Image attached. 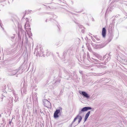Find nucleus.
Listing matches in <instances>:
<instances>
[{"mask_svg":"<svg viewBox=\"0 0 127 127\" xmlns=\"http://www.w3.org/2000/svg\"><path fill=\"white\" fill-rule=\"evenodd\" d=\"M80 114H79H79L77 115L76 117L74 118L70 125L69 126V127H72V125L73 123L75 122L76 119H77L79 120L78 121V124H79L80 123L82 120V117L79 115Z\"/></svg>","mask_w":127,"mask_h":127,"instance_id":"nucleus-1","label":"nucleus"},{"mask_svg":"<svg viewBox=\"0 0 127 127\" xmlns=\"http://www.w3.org/2000/svg\"><path fill=\"white\" fill-rule=\"evenodd\" d=\"M82 94L86 98H88L89 97V96L85 92H82Z\"/></svg>","mask_w":127,"mask_h":127,"instance_id":"nucleus-5","label":"nucleus"},{"mask_svg":"<svg viewBox=\"0 0 127 127\" xmlns=\"http://www.w3.org/2000/svg\"><path fill=\"white\" fill-rule=\"evenodd\" d=\"M58 114L56 113L55 112L54 114V117L55 118H58L59 117V116L58 115Z\"/></svg>","mask_w":127,"mask_h":127,"instance_id":"nucleus-8","label":"nucleus"},{"mask_svg":"<svg viewBox=\"0 0 127 127\" xmlns=\"http://www.w3.org/2000/svg\"><path fill=\"white\" fill-rule=\"evenodd\" d=\"M90 112H88L86 114V115L84 117V122H85L87 120L88 118V117L89 115L90 114Z\"/></svg>","mask_w":127,"mask_h":127,"instance_id":"nucleus-4","label":"nucleus"},{"mask_svg":"<svg viewBox=\"0 0 127 127\" xmlns=\"http://www.w3.org/2000/svg\"><path fill=\"white\" fill-rule=\"evenodd\" d=\"M51 104H44V105L48 108H51Z\"/></svg>","mask_w":127,"mask_h":127,"instance_id":"nucleus-6","label":"nucleus"},{"mask_svg":"<svg viewBox=\"0 0 127 127\" xmlns=\"http://www.w3.org/2000/svg\"><path fill=\"white\" fill-rule=\"evenodd\" d=\"M92 108L90 107H84L82 109L81 111H79V114H81L82 112H85L88 110H90Z\"/></svg>","mask_w":127,"mask_h":127,"instance_id":"nucleus-2","label":"nucleus"},{"mask_svg":"<svg viewBox=\"0 0 127 127\" xmlns=\"http://www.w3.org/2000/svg\"><path fill=\"white\" fill-rule=\"evenodd\" d=\"M30 27V25L28 23H26L25 26V28H26L27 27Z\"/></svg>","mask_w":127,"mask_h":127,"instance_id":"nucleus-7","label":"nucleus"},{"mask_svg":"<svg viewBox=\"0 0 127 127\" xmlns=\"http://www.w3.org/2000/svg\"><path fill=\"white\" fill-rule=\"evenodd\" d=\"M106 33V31L105 28H103L102 29V35L103 37L105 36Z\"/></svg>","mask_w":127,"mask_h":127,"instance_id":"nucleus-3","label":"nucleus"},{"mask_svg":"<svg viewBox=\"0 0 127 127\" xmlns=\"http://www.w3.org/2000/svg\"><path fill=\"white\" fill-rule=\"evenodd\" d=\"M60 112V109H58L55 112L56 113H57L59 114Z\"/></svg>","mask_w":127,"mask_h":127,"instance_id":"nucleus-9","label":"nucleus"},{"mask_svg":"<svg viewBox=\"0 0 127 127\" xmlns=\"http://www.w3.org/2000/svg\"><path fill=\"white\" fill-rule=\"evenodd\" d=\"M42 53H43V51H42Z\"/></svg>","mask_w":127,"mask_h":127,"instance_id":"nucleus-12","label":"nucleus"},{"mask_svg":"<svg viewBox=\"0 0 127 127\" xmlns=\"http://www.w3.org/2000/svg\"><path fill=\"white\" fill-rule=\"evenodd\" d=\"M40 49H41L40 50H41V51H43V49L42 48H40Z\"/></svg>","mask_w":127,"mask_h":127,"instance_id":"nucleus-10","label":"nucleus"},{"mask_svg":"<svg viewBox=\"0 0 127 127\" xmlns=\"http://www.w3.org/2000/svg\"><path fill=\"white\" fill-rule=\"evenodd\" d=\"M60 109H62V108L61 107H60Z\"/></svg>","mask_w":127,"mask_h":127,"instance_id":"nucleus-11","label":"nucleus"},{"mask_svg":"<svg viewBox=\"0 0 127 127\" xmlns=\"http://www.w3.org/2000/svg\"><path fill=\"white\" fill-rule=\"evenodd\" d=\"M10 122H9V124H10Z\"/></svg>","mask_w":127,"mask_h":127,"instance_id":"nucleus-13","label":"nucleus"}]
</instances>
